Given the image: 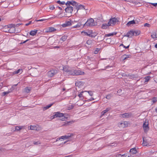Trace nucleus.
<instances>
[{
	"mask_svg": "<svg viewBox=\"0 0 157 157\" xmlns=\"http://www.w3.org/2000/svg\"><path fill=\"white\" fill-rule=\"evenodd\" d=\"M97 25V22H94V20L93 18H90L84 24L83 26L84 27L93 26Z\"/></svg>",
	"mask_w": 157,
	"mask_h": 157,
	"instance_id": "nucleus-1",
	"label": "nucleus"
},
{
	"mask_svg": "<svg viewBox=\"0 0 157 157\" xmlns=\"http://www.w3.org/2000/svg\"><path fill=\"white\" fill-rule=\"evenodd\" d=\"M88 94H89L90 96H93V93L91 91H88Z\"/></svg>",
	"mask_w": 157,
	"mask_h": 157,
	"instance_id": "nucleus-49",
	"label": "nucleus"
},
{
	"mask_svg": "<svg viewBox=\"0 0 157 157\" xmlns=\"http://www.w3.org/2000/svg\"><path fill=\"white\" fill-rule=\"evenodd\" d=\"M134 35L137 36L139 35L140 33V31H133Z\"/></svg>",
	"mask_w": 157,
	"mask_h": 157,
	"instance_id": "nucleus-28",
	"label": "nucleus"
},
{
	"mask_svg": "<svg viewBox=\"0 0 157 157\" xmlns=\"http://www.w3.org/2000/svg\"><path fill=\"white\" fill-rule=\"evenodd\" d=\"M67 36H63L60 38V40H62L63 42L65 41L67 39Z\"/></svg>",
	"mask_w": 157,
	"mask_h": 157,
	"instance_id": "nucleus-27",
	"label": "nucleus"
},
{
	"mask_svg": "<svg viewBox=\"0 0 157 157\" xmlns=\"http://www.w3.org/2000/svg\"><path fill=\"white\" fill-rule=\"evenodd\" d=\"M100 49H99L98 48H97L96 49V50L94 51V53L95 54H97L98 53V52L99 51Z\"/></svg>",
	"mask_w": 157,
	"mask_h": 157,
	"instance_id": "nucleus-48",
	"label": "nucleus"
},
{
	"mask_svg": "<svg viewBox=\"0 0 157 157\" xmlns=\"http://www.w3.org/2000/svg\"><path fill=\"white\" fill-rule=\"evenodd\" d=\"M143 144L144 146H150V142L148 141L147 138L145 137H143Z\"/></svg>",
	"mask_w": 157,
	"mask_h": 157,
	"instance_id": "nucleus-6",
	"label": "nucleus"
},
{
	"mask_svg": "<svg viewBox=\"0 0 157 157\" xmlns=\"http://www.w3.org/2000/svg\"><path fill=\"white\" fill-rule=\"evenodd\" d=\"M33 144H35V145H37L38 144H40V143H39V142H36V141H34L33 142Z\"/></svg>",
	"mask_w": 157,
	"mask_h": 157,
	"instance_id": "nucleus-54",
	"label": "nucleus"
},
{
	"mask_svg": "<svg viewBox=\"0 0 157 157\" xmlns=\"http://www.w3.org/2000/svg\"><path fill=\"white\" fill-rule=\"evenodd\" d=\"M122 157H129V156L127 155H123Z\"/></svg>",
	"mask_w": 157,
	"mask_h": 157,
	"instance_id": "nucleus-64",
	"label": "nucleus"
},
{
	"mask_svg": "<svg viewBox=\"0 0 157 157\" xmlns=\"http://www.w3.org/2000/svg\"><path fill=\"white\" fill-rule=\"evenodd\" d=\"M10 93V91H7V92H3L2 93V96H4L6 95H7L8 94H9V93Z\"/></svg>",
	"mask_w": 157,
	"mask_h": 157,
	"instance_id": "nucleus-37",
	"label": "nucleus"
},
{
	"mask_svg": "<svg viewBox=\"0 0 157 157\" xmlns=\"http://www.w3.org/2000/svg\"><path fill=\"white\" fill-rule=\"evenodd\" d=\"M63 70L65 72L68 73V71H69L70 69L67 68L66 67H63Z\"/></svg>",
	"mask_w": 157,
	"mask_h": 157,
	"instance_id": "nucleus-35",
	"label": "nucleus"
},
{
	"mask_svg": "<svg viewBox=\"0 0 157 157\" xmlns=\"http://www.w3.org/2000/svg\"><path fill=\"white\" fill-rule=\"evenodd\" d=\"M150 79V77L147 76L145 77V82H148Z\"/></svg>",
	"mask_w": 157,
	"mask_h": 157,
	"instance_id": "nucleus-46",
	"label": "nucleus"
},
{
	"mask_svg": "<svg viewBox=\"0 0 157 157\" xmlns=\"http://www.w3.org/2000/svg\"><path fill=\"white\" fill-rule=\"evenodd\" d=\"M92 41L91 40H88L86 41L87 44L89 45H91L92 44Z\"/></svg>",
	"mask_w": 157,
	"mask_h": 157,
	"instance_id": "nucleus-33",
	"label": "nucleus"
},
{
	"mask_svg": "<svg viewBox=\"0 0 157 157\" xmlns=\"http://www.w3.org/2000/svg\"><path fill=\"white\" fill-rule=\"evenodd\" d=\"M135 24H139L140 22V20L139 18H137L135 20H134Z\"/></svg>",
	"mask_w": 157,
	"mask_h": 157,
	"instance_id": "nucleus-36",
	"label": "nucleus"
},
{
	"mask_svg": "<svg viewBox=\"0 0 157 157\" xmlns=\"http://www.w3.org/2000/svg\"><path fill=\"white\" fill-rule=\"evenodd\" d=\"M113 95L112 94H110L106 96V98L108 99H109L112 97Z\"/></svg>",
	"mask_w": 157,
	"mask_h": 157,
	"instance_id": "nucleus-34",
	"label": "nucleus"
},
{
	"mask_svg": "<svg viewBox=\"0 0 157 157\" xmlns=\"http://www.w3.org/2000/svg\"><path fill=\"white\" fill-rule=\"evenodd\" d=\"M120 115L122 116L123 118H128L131 117L132 114L131 113H127L121 114Z\"/></svg>",
	"mask_w": 157,
	"mask_h": 157,
	"instance_id": "nucleus-10",
	"label": "nucleus"
},
{
	"mask_svg": "<svg viewBox=\"0 0 157 157\" xmlns=\"http://www.w3.org/2000/svg\"><path fill=\"white\" fill-rule=\"evenodd\" d=\"M75 8L77 10V12L79 10L83 9L85 10H87V9H86L85 8L84 6L82 5H78V3H77V4Z\"/></svg>",
	"mask_w": 157,
	"mask_h": 157,
	"instance_id": "nucleus-7",
	"label": "nucleus"
},
{
	"mask_svg": "<svg viewBox=\"0 0 157 157\" xmlns=\"http://www.w3.org/2000/svg\"><path fill=\"white\" fill-rule=\"evenodd\" d=\"M82 22L81 21H79L78 23V25H79V27H80L82 25Z\"/></svg>",
	"mask_w": 157,
	"mask_h": 157,
	"instance_id": "nucleus-51",
	"label": "nucleus"
},
{
	"mask_svg": "<svg viewBox=\"0 0 157 157\" xmlns=\"http://www.w3.org/2000/svg\"><path fill=\"white\" fill-rule=\"evenodd\" d=\"M46 20H47L46 19H40V20H35V21H46Z\"/></svg>",
	"mask_w": 157,
	"mask_h": 157,
	"instance_id": "nucleus-42",
	"label": "nucleus"
},
{
	"mask_svg": "<svg viewBox=\"0 0 157 157\" xmlns=\"http://www.w3.org/2000/svg\"><path fill=\"white\" fill-rule=\"evenodd\" d=\"M128 76L130 79L136 78V76L134 74H128Z\"/></svg>",
	"mask_w": 157,
	"mask_h": 157,
	"instance_id": "nucleus-25",
	"label": "nucleus"
},
{
	"mask_svg": "<svg viewBox=\"0 0 157 157\" xmlns=\"http://www.w3.org/2000/svg\"><path fill=\"white\" fill-rule=\"evenodd\" d=\"M71 122V121L66 122H65V125H68V123H70Z\"/></svg>",
	"mask_w": 157,
	"mask_h": 157,
	"instance_id": "nucleus-60",
	"label": "nucleus"
},
{
	"mask_svg": "<svg viewBox=\"0 0 157 157\" xmlns=\"http://www.w3.org/2000/svg\"><path fill=\"white\" fill-rule=\"evenodd\" d=\"M58 71H59L57 69H52L48 72L47 73L49 77H52L57 74Z\"/></svg>",
	"mask_w": 157,
	"mask_h": 157,
	"instance_id": "nucleus-3",
	"label": "nucleus"
},
{
	"mask_svg": "<svg viewBox=\"0 0 157 157\" xmlns=\"http://www.w3.org/2000/svg\"><path fill=\"white\" fill-rule=\"evenodd\" d=\"M123 155H121V154H119L117 155L116 157H122Z\"/></svg>",
	"mask_w": 157,
	"mask_h": 157,
	"instance_id": "nucleus-56",
	"label": "nucleus"
},
{
	"mask_svg": "<svg viewBox=\"0 0 157 157\" xmlns=\"http://www.w3.org/2000/svg\"><path fill=\"white\" fill-rule=\"evenodd\" d=\"M32 22V21H30L29 23L26 24L25 25L26 26H28Z\"/></svg>",
	"mask_w": 157,
	"mask_h": 157,
	"instance_id": "nucleus-57",
	"label": "nucleus"
},
{
	"mask_svg": "<svg viewBox=\"0 0 157 157\" xmlns=\"http://www.w3.org/2000/svg\"><path fill=\"white\" fill-rule=\"evenodd\" d=\"M77 2L75 1H67V2L66 3V6H70V5H72V6H75V7L76 4H77Z\"/></svg>",
	"mask_w": 157,
	"mask_h": 157,
	"instance_id": "nucleus-9",
	"label": "nucleus"
},
{
	"mask_svg": "<svg viewBox=\"0 0 157 157\" xmlns=\"http://www.w3.org/2000/svg\"><path fill=\"white\" fill-rule=\"evenodd\" d=\"M22 71V69H19L17 71H14L13 72V74H18V73H20V72Z\"/></svg>",
	"mask_w": 157,
	"mask_h": 157,
	"instance_id": "nucleus-31",
	"label": "nucleus"
},
{
	"mask_svg": "<svg viewBox=\"0 0 157 157\" xmlns=\"http://www.w3.org/2000/svg\"><path fill=\"white\" fill-rule=\"evenodd\" d=\"M53 103L51 104H49V105H47L46 106L44 107L43 108V110H44V111L46 109H48L49 108H50L53 105Z\"/></svg>",
	"mask_w": 157,
	"mask_h": 157,
	"instance_id": "nucleus-23",
	"label": "nucleus"
},
{
	"mask_svg": "<svg viewBox=\"0 0 157 157\" xmlns=\"http://www.w3.org/2000/svg\"><path fill=\"white\" fill-rule=\"evenodd\" d=\"M149 4L152 5L154 6L155 7L156 6V3H149Z\"/></svg>",
	"mask_w": 157,
	"mask_h": 157,
	"instance_id": "nucleus-58",
	"label": "nucleus"
},
{
	"mask_svg": "<svg viewBox=\"0 0 157 157\" xmlns=\"http://www.w3.org/2000/svg\"><path fill=\"white\" fill-rule=\"evenodd\" d=\"M117 34V32H114L112 33H110L108 34H105V37H108L110 36H113L114 35H115Z\"/></svg>",
	"mask_w": 157,
	"mask_h": 157,
	"instance_id": "nucleus-22",
	"label": "nucleus"
},
{
	"mask_svg": "<svg viewBox=\"0 0 157 157\" xmlns=\"http://www.w3.org/2000/svg\"><path fill=\"white\" fill-rule=\"evenodd\" d=\"M120 124L121 125H122V124H124V125H122L121 127L124 128L125 127H126L128 125V123L127 121H124L123 122L121 123Z\"/></svg>",
	"mask_w": 157,
	"mask_h": 157,
	"instance_id": "nucleus-19",
	"label": "nucleus"
},
{
	"mask_svg": "<svg viewBox=\"0 0 157 157\" xmlns=\"http://www.w3.org/2000/svg\"><path fill=\"white\" fill-rule=\"evenodd\" d=\"M157 100V98L154 97L152 99V101L153 103L155 102Z\"/></svg>",
	"mask_w": 157,
	"mask_h": 157,
	"instance_id": "nucleus-40",
	"label": "nucleus"
},
{
	"mask_svg": "<svg viewBox=\"0 0 157 157\" xmlns=\"http://www.w3.org/2000/svg\"><path fill=\"white\" fill-rule=\"evenodd\" d=\"M31 89L28 87H25L24 89V91L25 92L28 93H29L30 90Z\"/></svg>",
	"mask_w": 157,
	"mask_h": 157,
	"instance_id": "nucleus-29",
	"label": "nucleus"
},
{
	"mask_svg": "<svg viewBox=\"0 0 157 157\" xmlns=\"http://www.w3.org/2000/svg\"><path fill=\"white\" fill-rule=\"evenodd\" d=\"M57 113H59V112H57L55 113L54 115H53V116L52 117H53V118H52V119H54L55 117H59V114H58Z\"/></svg>",
	"mask_w": 157,
	"mask_h": 157,
	"instance_id": "nucleus-30",
	"label": "nucleus"
},
{
	"mask_svg": "<svg viewBox=\"0 0 157 157\" xmlns=\"http://www.w3.org/2000/svg\"><path fill=\"white\" fill-rule=\"evenodd\" d=\"M71 25V23L70 21L66 22L65 23L62 25V26L63 27H66L69 26Z\"/></svg>",
	"mask_w": 157,
	"mask_h": 157,
	"instance_id": "nucleus-14",
	"label": "nucleus"
},
{
	"mask_svg": "<svg viewBox=\"0 0 157 157\" xmlns=\"http://www.w3.org/2000/svg\"><path fill=\"white\" fill-rule=\"evenodd\" d=\"M128 55H124L121 56V58L123 60H124L126 59L127 58L129 57Z\"/></svg>",
	"mask_w": 157,
	"mask_h": 157,
	"instance_id": "nucleus-26",
	"label": "nucleus"
},
{
	"mask_svg": "<svg viewBox=\"0 0 157 157\" xmlns=\"http://www.w3.org/2000/svg\"><path fill=\"white\" fill-rule=\"evenodd\" d=\"M110 25H109L108 24V22L107 24H103L101 26V28L102 29H106Z\"/></svg>",
	"mask_w": 157,
	"mask_h": 157,
	"instance_id": "nucleus-18",
	"label": "nucleus"
},
{
	"mask_svg": "<svg viewBox=\"0 0 157 157\" xmlns=\"http://www.w3.org/2000/svg\"><path fill=\"white\" fill-rule=\"evenodd\" d=\"M37 30H32L30 32V34L31 35L34 36L37 33Z\"/></svg>",
	"mask_w": 157,
	"mask_h": 157,
	"instance_id": "nucleus-20",
	"label": "nucleus"
},
{
	"mask_svg": "<svg viewBox=\"0 0 157 157\" xmlns=\"http://www.w3.org/2000/svg\"><path fill=\"white\" fill-rule=\"evenodd\" d=\"M74 106L72 105L69 106L68 107V110H70L74 108Z\"/></svg>",
	"mask_w": 157,
	"mask_h": 157,
	"instance_id": "nucleus-44",
	"label": "nucleus"
},
{
	"mask_svg": "<svg viewBox=\"0 0 157 157\" xmlns=\"http://www.w3.org/2000/svg\"><path fill=\"white\" fill-rule=\"evenodd\" d=\"M84 91H82L78 95V96L80 98H81L82 97V93H84Z\"/></svg>",
	"mask_w": 157,
	"mask_h": 157,
	"instance_id": "nucleus-45",
	"label": "nucleus"
},
{
	"mask_svg": "<svg viewBox=\"0 0 157 157\" xmlns=\"http://www.w3.org/2000/svg\"><path fill=\"white\" fill-rule=\"evenodd\" d=\"M22 129V127L20 126L15 127V130L17 131H19Z\"/></svg>",
	"mask_w": 157,
	"mask_h": 157,
	"instance_id": "nucleus-38",
	"label": "nucleus"
},
{
	"mask_svg": "<svg viewBox=\"0 0 157 157\" xmlns=\"http://www.w3.org/2000/svg\"><path fill=\"white\" fill-rule=\"evenodd\" d=\"M67 7L65 9V11L66 13L70 14V16L67 17H69L71 15V14L73 10V7L70 6H67Z\"/></svg>",
	"mask_w": 157,
	"mask_h": 157,
	"instance_id": "nucleus-5",
	"label": "nucleus"
},
{
	"mask_svg": "<svg viewBox=\"0 0 157 157\" xmlns=\"http://www.w3.org/2000/svg\"><path fill=\"white\" fill-rule=\"evenodd\" d=\"M83 82L82 81H79L76 82L75 85L76 86H80L81 85H82Z\"/></svg>",
	"mask_w": 157,
	"mask_h": 157,
	"instance_id": "nucleus-24",
	"label": "nucleus"
},
{
	"mask_svg": "<svg viewBox=\"0 0 157 157\" xmlns=\"http://www.w3.org/2000/svg\"><path fill=\"white\" fill-rule=\"evenodd\" d=\"M133 24H135L134 20H133L132 21H129L126 24V25L127 26L129 27L131 26V25H132Z\"/></svg>",
	"mask_w": 157,
	"mask_h": 157,
	"instance_id": "nucleus-17",
	"label": "nucleus"
},
{
	"mask_svg": "<svg viewBox=\"0 0 157 157\" xmlns=\"http://www.w3.org/2000/svg\"><path fill=\"white\" fill-rule=\"evenodd\" d=\"M111 109V108L110 107H108L106 109L104 110V111L105 113H107V112L109 111Z\"/></svg>",
	"mask_w": 157,
	"mask_h": 157,
	"instance_id": "nucleus-41",
	"label": "nucleus"
},
{
	"mask_svg": "<svg viewBox=\"0 0 157 157\" xmlns=\"http://www.w3.org/2000/svg\"><path fill=\"white\" fill-rule=\"evenodd\" d=\"M58 114H59V117H61V118L60 119L62 121H65V119H66L67 118V117H66L64 115L63 113H60L59 112V113H57Z\"/></svg>",
	"mask_w": 157,
	"mask_h": 157,
	"instance_id": "nucleus-13",
	"label": "nucleus"
},
{
	"mask_svg": "<svg viewBox=\"0 0 157 157\" xmlns=\"http://www.w3.org/2000/svg\"><path fill=\"white\" fill-rule=\"evenodd\" d=\"M133 35H134L133 31L131 30L128 32L126 35L124 36H127L128 37L130 38Z\"/></svg>",
	"mask_w": 157,
	"mask_h": 157,
	"instance_id": "nucleus-11",
	"label": "nucleus"
},
{
	"mask_svg": "<svg viewBox=\"0 0 157 157\" xmlns=\"http://www.w3.org/2000/svg\"><path fill=\"white\" fill-rule=\"evenodd\" d=\"M68 74L73 75H83L84 72L83 71L78 70H70L68 71Z\"/></svg>",
	"mask_w": 157,
	"mask_h": 157,
	"instance_id": "nucleus-2",
	"label": "nucleus"
},
{
	"mask_svg": "<svg viewBox=\"0 0 157 157\" xmlns=\"http://www.w3.org/2000/svg\"><path fill=\"white\" fill-rule=\"evenodd\" d=\"M85 34L86 35L89 36H91V37H92V35H91V34H88L86 32H85Z\"/></svg>",
	"mask_w": 157,
	"mask_h": 157,
	"instance_id": "nucleus-52",
	"label": "nucleus"
},
{
	"mask_svg": "<svg viewBox=\"0 0 157 157\" xmlns=\"http://www.w3.org/2000/svg\"><path fill=\"white\" fill-rule=\"evenodd\" d=\"M105 113H106L104 111H102L101 113V116L104 115Z\"/></svg>",
	"mask_w": 157,
	"mask_h": 157,
	"instance_id": "nucleus-59",
	"label": "nucleus"
},
{
	"mask_svg": "<svg viewBox=\"0 0 157 157\" xmlns=\"http://www.w3.org/2000/svg\"><path fill=\"white\" fill-rule=\"evenodd\" d=\"M15 24H13V25L11 24V25H9V27L10 28L11 27H15Z\"/></svg>",
	"mask_w": 157,
	"mask_h": 157,
	"instance_id": "nucleus-55",
	"label": "nucleus"
},
{
	"mask_svg": "<svg viewBox=\"0 0 157 157\" xmlns=\"http://www.w3.org/2000/svg\"><path fill=\"white\" fill-rule=\"evenodd\" d=\"M118 21L117 19L115 17H113L110 19L108 22V24L111 26H113L116 24Z\"/></svg>",
	"mask_w": 157,
	"mask_h": 157,
	"instance_id": "nucleus-4",
	"label": "nucleus"
},
{
	"mask_svg": "<svg viewBox=\"0 0 157 157\" xmlns=\"http://www.w3.org/2000/svg\"><path fill=\"white\" fill-rule=\"evenodd\" d=\"M30 129L32 130H36V127H34L31 125L30 127Z\"/></svg>",
	"mask_w": 157,
	"mask_h": 157,
	"instance_id": "nucleus-39",
	"label": "nucleus"
},
{
	"mask_svg": "<svg viewBox=\"0 0 157 157\" xmlns=\"http://www.w3.org/2000/svg\"><path fill=\"white\" fill-rule=\"evenodd\" d=\"M73 134H71L70 135H66L64 136H63L61 137V138L62 139H67L69 138L70 137L73 136Z\"/></svg>",
	"mask_w": 157,
	"mask_h": 157,
	"instance_id": "nucleus-21",
	"label": "nucleus"
},
{
	"mask_svg": "<svg viewBox=\"0 0 157 157\" xmlns=\"http://www.w3.org/2000/svg\"><path fill=\"white\" fill-rule=\"evenodd\" d=\"M21 24H17L16 25H15V26L18 27L19 26H20Z\"/></svg>",
	"mask_w": 157,
	"mask_h": 157,
	"instance_id": "nucleus-63",
	"label": "nucleus"
},
{
	"mask_svg": "<svg viewBox=\"0 0 157 157\" xmlns=\"http://www.w3.org/2000/svg\"><path fill=\"white\" fill-rule=\"evenodd\" d=\"M151 37L153 39L157 38V35L156 33H153L151 35Z\"/></svg>",
	"mask_w": 157,
	"mask_h": 157,
	"instance_id": "nucleus-32",
	"label": "nucleus"
},
{
	"mask_svg": "<svg viewBox=\"0 0 157 157\" xmlns=\"http://www.w3.org/2000/svg\"><path fill=\"white\" fill-rule=\"evenodd\" d=\"M143 128L145 132H147L149 129L148 122H145L144 123L143 125Z\"/></svg>",
	"mask_w": 157,
	"mask_h": 157,
	"instance_id": "nucleus-8",
	"label": "nucleus"
},
{
	"mask_svg": "<svg viewBox=\"0 0 157 157\" xmlns=\"http://www.w3.org/2000/svg\"><path fill=\"white\" fill-rule=\"evenodd\" d=\"M50 9L51 10H53L55 9V7L53 6H50Z\"/></svg>",
	"mask_w": 157,
	"mask_h": 157,
	"instance_id": "nucleus-53",
	"label": "nucleus"
},
{
	"mask_svg": "<svg viewBox=\"0 0 157 157\" xmlns=\"http://www.w3.org/2000/svg\"><path fill=\"white\" fill-rule=\"evenodd\" d=\"M77 27H79V25H78V24H77L76 25L73 26L74 28H77Z\"/></svg>",
	"mask_w": 157,
	"mask_h": 157,
	"instance_id": "nucleus-61",
	"label": "nucleus"
},
{
	"mask_svg": "<svg viewBox=\"0 0 157 157\" xmlns=\"http://www.w3.org/2000/svg\"><path fill=\"white\" fill-rule=\"evenodd\" d=\"M144 25V27H149L150 26V25L147 23H145Z\"/></svg>",
	"mask_w": 157,
	"mask_h": 157,
	"instance_id": "nucleus-47",
	"label": "nucleus"
},
{
	"mask_svg": "<svg viewBox=\"0 0 157 157\" xmlns=\"http://www.w3.org/2000/svg\"><path fill=\"white\" fill-rule=\"evenodd\" d=\"M9 32L11 33H15V28L14 27H11L8 30Z\"/></svg>",
	"mask_w": 157,
	"mask_h": 157,
	"instance_id": "nucleus-15",
	"label": "nucleus"
},
{
	"mask_svg": "<svg viewBox=\"0 0 157 157\" xmlns=\"http://www.w3.org/2000/svg\"><path fill=\"white\" fill-rule=\"evenodd\" d=\"M124 48H126V49H127V48H128L129 47V45L127 46H123Z\"/></svg>",
	"mask_w": 157,
	"mask_h": 157,
	"instance_id": "nucleus-62",
	"label": "nucleus"
},
{
	"mask_svg": "<svg viewBox=\"0 0 157 157\" xmlns=\"http://www.w3.org/2000/svg\"><path fill=\"white\" fill-rule=\"evenodd\" d=\"M130 152L132 155L136 154L137 152V151L135 148H133L131 149L130 150Z\"/></svg>",
	"mask_w": 157,
	"mask_h": 157,
	"instance_id": "nucleus-16",
	"label": "nucleus"
},
{
	"mask_svg": "<svg viewBox=\"0 0 157 157\" xmlns=\"http://www.w3.org/2000/svg\"><path fill=\"white\" fill-rule=\"evenodd\" d=\"M57 3H58L61 4L62 5H64L65 3V2H60V1H57Z\"/></svg>",
	"mask_w": 157,
	"mask_h": 157,
	"instance_id": "nucleus-43",
	"label": "nucleus"
},
{
	"mask_svg": "<svg viewBox=\"0 0 157 157\" xmlns=\"http://www.w3.org/2000/svg\"><path fill=\"white\" fill-rule=\"evenodd\" d=\"M56 29L54 28L51 27L48 28L46 29L45 32L47 33H51L56 31Z\"/></svg>",
	"mask_w": 157,
	"mask_h": 157,
	"instance_id": "nucleus-12",
	"label": "nucleus"
},
{
	"mask_svg": "<svg viewBox=\"0 0 157 157\" xmlns=\"http://www.w3.org/2000/svg\"><path fill=\"white\" fill-rule=\"evenodd\" d=\"M29 40V39H27L23 42H21V43H20V44H22L24 43H25Z\"/></svg>",
	"mask_w": 157,
	"mask_h": 157,
	"instance_id": "nucleus-50",
	"label": "nucleus"
}]
</instances>
